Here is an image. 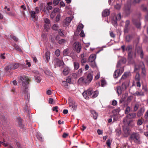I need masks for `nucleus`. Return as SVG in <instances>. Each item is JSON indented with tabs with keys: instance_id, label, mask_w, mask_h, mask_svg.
<instances>
[{
	"instance_id": "obj_1",
	"label": "nucleus",
	"mask_w": 148,
	"mask_h": 148,
	"mask_svg": "<svg viewBox=\"0 0 148 148\" xmlns=\"http://www.w3.org/2000/svg\"><path fill=\"white\" fill-rule=\"evenodd\" d=\"M18 79L20 82H21L22 83V86L24 87V93L28 95V87L27 86L29 84V79L27 77L25 76H20Z\"/></svg>"
},
{
	"instance_id": "obj_39",
	"label": "nucleus",
	"mask_w": 148,
	"mask_h": 148,
	"mask_svg": "<svg viewBox=\"0 0 148 148\" xmlns=\"http://www.w3.org/2000/svg\"><path fill=\"white\" fill-rule=\"evenodd\" d=\"M101 86L102 87L105 86L106 84V82L104 80H101Z\"/></svg>"
},
{
	"instance_id": "obj_20",
	"label": "nucleus",
	"mask_w": 148,
	"mask_h": 148,
	"mask_svg": "<svg viewBox=\"0 0 148 148\" xmlns=\"http://www.w3.org/2000/svg\"><path fill=\"white\" fill-rule=\"evenodd\" d=\"M70 70L68 68H65L63 71V74L65 75H67L69 73Z\"/></svg>"
},
{
	"instance_id": "obj_33",
	"label": "nucleus",
	"mask_w": 148,
	"mask_h": 148,
	"mask_svg": "<svg viewBox=\"0 0 148 148\" xmlns=\"http://www.w3.org/2000/svg\"><path fill=\"white\" fill-rule=\"evenodd\" d=\"M133 21L134 23L138 28H139L140 27V24L139 21L137 23L134 20H133Z\"/></svg>"
},
{
	"instance_id": "obj_9",
	"label": "nucleus",
	"mask_w": 148,
	"mask_h": 148,
	"mask_svg": "<svg viewBox=\"0 0 148 148\" xmlns=\"http://www.w3.org/2000/svg\"><path fill=\"white\" fill-rule=\"evenodd\" d=\"M140 66L139 67V69H141L142 70V73L144 75H145L146 73V71L144 65L142 62H140Z\"/></svg>"
},
{
	"instance_id": "obj_58",
	"label": "nucleus",
	"mask_w": 148,
	"mask_h": 148,
	"mask_svg": "<svg viewBox=\"0 0 148 148\" xmlns=\"http://www.w3.org/2000/svg\"><path fill=\"white\" fill-rule=\"evenodd\" d=\"M49 103L51 104H53L54 103V101L53 99L52 98H50L49 99Z\"/></svg>"
},
{
	"instance_id": "obj_61",
	"label": "nucleus",
	"mask_w": 148,
	"mask_h": 148,
	"mask_svg": "<svg viewBox=\"0 0 148 148\" xmlns=\"http://www.w3.org/2000/svg\"><path fill=\"white\" fill-rule=\"evenodd\" d=\"M58 107L57 106H56L53 107L52 109L53 111H55L56 112H58Z\"/></svg>"
},
{
	"instance_id": "obj_7",
	"label": "nucleus",
	"mask_w": 148,
	"mask_h": 148,
	"mask_svg": "<svg viewBox=\"0 0 148 148\" xmlns=\"http://www.w3.org/2000/svg\"><path fill=\"white\" fill-rule=\"evenodd\" d=\"M93 78V75L92 74L89 73L88 74L86 78H85L86 82L87 84H89L92 81Z\"/></svg>"
},
{
	"instance_id": "obj_17",
	"label": "nucleus",
	"mask_w": 148,
	"mask_h": 148,
	"mask_svg": "<svg viewBox=\"0 0 148 148\" xmlns=\"http://www.w3.org/2000/svg\"><path fill=\"white\" fill-rule=\"evenodd\" d=\"M121 73H120V71L119 70H116L114 74V78H117L120 75Z\"/></svg>"
},
{
	"instance_id": "obj_11",
	"label": "nucleus",
	"mask_w": 148,
	"mask_h": 148,
	"mask_svg": "<svg viewBox=\"0 0 148 148\" xmlns=\"http://www.w3.org/2000/svg\"><path fill=\"white\" fill-rule=\"evenodd\" d=\"M77 105L75 102H70L69 103V107L71 108L72 110L73 111L76 110Z\"/></svg>"
},
{
	"instance_id": "obj_37",
	"label": "nucleus",
	"mask_w": 148,
	"mask_h": 148,
	"mask_svg": "<svg viewBox=\"0 0 148 148\" xmlns=\"http://www.w3.org/2000/svg\"><path fill=\"white\" fill-rule=\"evenodd\" d=\"M143 120L141 119H139L138 120L137 122V125H141L143 123Z\"/></svg>"
},
{
	"instance_id": "obj_56",
	"label": "nucleus",
	"mask_w": 148,
	"mask_h": 148,
	"mask_svg": "<svg viewBox=\"0 0 148 148\" xmlns=\"http://www.w3.org/2000/svg\"><path fill=\"white\" fill-rule=\"evenodd\" d=\"M114 7L116 9L119 10L121 6L119 4L117 3L116 5L114 6Z\"/></svg>"
},
{
	"instance_id": "obj_53",
	"label": "nucleus",
	"mask_w": 148,
	"mask_h": 148,
	"mask_svg": "<svg viewBox=\"0 0 148 148\" xmlns=\"http://www.w3.org/2000/svg\"><path fill=\"white\" fill-rule=\"evenodd\" d=\"M35 77V79L37 82H39L41 81V79L40 77L39 76H36Z\"/></svg>"
},
{
	"instance_id": "obj_40",
	"label": "nucleus",
	"mask_w": 148,
	"mask_h": 148,
	"mask_svg": "<svg viewBox=\"0 0 148 148\" xmlns=\"http://www.w3.org/2000/svg\"><path fill=\"white\" fill-rule=\"evenodd\" d=\"M131 37L130 35H128L126 37V40L127 42H130L131 40Z\"/></svg>"
},
{
	"instance_id": "obj_35",
	"label": "nucleus",
	"mask_w": 148,
	"mask_h": 148,
	"mask_svg": "<svg viewBox=\"0 0 148 148\" xmlns=\"http://www.w3.org/2000/svg\"><path fill=\"white\" fill-rule=\"evenodd\" d=\"M84 27V25L82 24H79L77 27V29L78 31L81 30Z\"/></svg>"
},
{
	"instance_id": "obj_54",
	"label": "nucleus",
	"mask_w": 148,
	"mask_h": 148,
	"mask_svg": "<svg viewBox=\"0 0 148 148\" xmlns=\"http://www.w3.org/2000/svg\"><path fill=\"white\" fill-rule=\"evenodd\" d=\"M133 99V97L132 96L129 97L127 100V101L128 102H130Z\"/></svg>"
},
{
	"instance_id": "obj_63",
	"label": "nucleus",
	"mask_w": 148,
	"mask_h": 148,
	"mask_svg": "<svg viewBox=\"0 0 148 148\" xmlns=\"http://www.w3.org/2000/svg\"><path fill=\"white\" fill-rule=\"evenodd\" d=\"M100 76V73L98 72L97 73V75L95 77V79L96 80L98 79L99 78Z\"/></svg>"
},
{
	"instance_id": "obj_18",
	"label": "nucleus",
	"mask_w": 148,
	"mask_h": 148,
	"mask_svg": "<svg viewBox=\"0 0 148 148\" xmlns=\"http://www.w3.org/2000/svg\"><path fill=\"white\" fill-rule=\"evenodd\" d=\"M123 131L125 135V136L127 137L130 134V131L127 128L125 127L123 128Z\"/></svg>"
},
{
	"instance_id": "obj_55",
	"label": "nucleus",
	"mask_w": 148,
	"mask_h": 148,
	"mask_svg": "<svg viewBox=\"0 0 148 148\" xmlns=\"http://www.w3.org/2000/svg\"><path fill=\"white\" fill-rule=\"evenodd\" d=\"M68 50L67 49H66L64 50L63 52V54L64 56H66L68 55Z\"/></svg>"
},
{
	"instance_id": "obj_5",
	"label": "nucleus",
	"mask_w": 148,
	"mask_h": 148,
	"mask_svg": "<svg viewBox=\"0 0 148 148\" xmlns=\"http://www.w3.org/2000/svg\"><path fill=\"white\" fill-rule=\"evenodd\" d=\"M55 65L59 67H62L64 66V62L62 60H60L58 58L54 59Z\"/></svg>"
},
{
	"instance_id": "obj_13",
	"label": "nucleus",
	"mask_w": 148,
	"mask_h": 148,
	"mask_svg": "<svg viewBox=\"0 0 148 148\" xmlns=\"http://www.w3.org/2000/svg\"><path fill=\"white\" fill-rule=\"evenodd\" d=\"M110 11L108 9H105L102 12V15L103 16L106 17L109 15L110 14Z\"/></svg>"
},
{
	"instance_id": "obj_30",
	"label": "nucleus",
	"mask_w": 148,
	"mask_h": 148,
	"mask_svg": "<svg viewBox=\"0 0 148 148\" xmlns=\"http://www.w3.org/2000/svg\"><path fill=\"white\" fill-rule=\"evenodd\" d=\"M37 138L40 141L42 140V137L41 134L40 133H38L37 135Z\"/></svg>"
},
{
	"instance_id": "obj_48",
	"label": "nucleus",
	"mask_w": 148,
	"mask_h": 148,
	"mask_svg": "<svg viewBox=\"0 0 148 148\" xmlns=\"http://www.w3.org/2000/svg\"><path fill=\"white\" fill-rule=\"evenodd\" d=\"M129 29V27H125L124 28V32L125 33H127L128 32Z\"/></svg>"
},
{
	"instance_id": "obj_42",
	"label": "nucleus",
	"mask_w": 148,
	"mask_h": 148,
	"mask_svg": "<svg viewBox=\"0 0 148 148\" xmlns=\"http://www.w3.org/2000/svg\"><path fill=\"white\" fill-rule=\"evenodd\" d=\"M58 28V25L56 24H54L53 25L52 27V29L54 30H57Z\"/></svg>"
},
{
	"instance_id": "obj_31",
	"label": "nucleus",
	"mask_w": 148,
	"mask_h": 148,
	"mask_svg": "<svg viewBox=\"0 0 148 148\" xmlns=\"http://www.w3.org/2000/svg\"><path fill=\"white\" fill-rule=\"evenodd\" d=\"M74 66L75 69L77 70L79 68V64L77 62H74Z\"/></svg>"
},
{
	"instance_id": "obj_36",
	"label": "nucleus",
	"mask_w": 148,
	"mask_h": 148,
	"mask_svg": "<svg viewBox=\"0 0 148 148\" xmlns=\"http://www.w3.org/2000/svg\"><path fill=\"white\" fill-rule=\"evenodd\" d=\"M139 107V105L138 104H136L134 105V112L136 111L138 109Z\"/></svg>"
},
{
	"instance_id": "obj_50",
	"label": "nucleus",
	"mask_w": 148,
	"mask_h": 148,
	"mask_svg": "<svg viewBox=\"0 0 148 148\" xmlns=\"http://www.w3.org/2000/svg\"><path fill=\"white\" fill-rule=\"evenodd\" d=\"M106 144L109 147H111V142L110 140L108 139L107 141Z\"/></svg>"
},
{
	"instance_id": "obj_23",
	"label": "nucleus",
	"mask_w": 148,
	"mask_h": 148,
	"mask_svg": "<svg viewBox=\"0 0 148 148\" xmlns=\"http://www.w3.org/2000/svg\"><path fill=\"white\" fill-rule=\"evenodd\" d=\"M50 53L49 51H47L45 53V56L46 60L47 61H48L50 58Z\"/></svg>"
},
{
	"instance_id": "obj_25",
	"label": "nucleus",
	"mask_w": 148,
	"mask_h": 148,
	"mask_svg": "<svg viewBox=\"0 0 148 148\" xmlns=\"http://www.w3.org/2000/svg\"><path fill=\"white\" fill-rule=\"evenodd\" d=\"M131 108L129 106H127L125 110V114H127L130 112Z\"/></svg>"
},
{
	"instance_id": "obj_8",
	"label": "nucleus",
	"mask_w": 148,
	"mask_h": 148,
	"mask_svg": "<svg viewBox=\"0 0 148 148\" xmlns=\"http://www.w3.org/2000/svg\"><path fill=\"white\" fill-rule=\"evenodd\" d=\"M124 11L126 14H129L130 12V5H125L124 9Z\"/></svg>"
},
{
	"instance_id": "obj_49",
	"label": "nucleus",
	"mask_w": 148,
	"mask_h": 148,
	"mask_svg": "<svg viewBox=\"0 0 148 148\" xmlns=\"http://www.w3.org/2000/svg\"><path fill=\"white\" fill-rule=\"evenodd\" d=\"M66 40L64 39H62L59 40L58 41V43L60 44H62L65 43Z\"/></svg>"
},
{
	"instance_id": "obj_15",
	"label": "nucleus",
	"mask_w": 148,
	"mask_h": 148,
	"mask_svg": "<svg viewBox=\"0 0 148 148\" xmlns=\"http://www.w3.org/2000/svg\"><path fill=\"white\" fill-rule=\"evenodd\" d=\"M145 111V109L144 108H141L140 109L138 112H137V115L138 117H140L141 116H142L144 112Z\"/></svg>"
},
{
	"instance_id": "obj_21",
	"label": "nucleus",
	"mask_w": 148,
	"mask_h": 148,
	"mask_svg": "<svg viewBox=\"0 0 148 148\" xmlns=\"http://www.w3.org/2000/svg\"><path fill=\"white\" fill-rule=\"evenodd\" d=\"M134 95L135 96H144V93L142 91H136L134 94Z\"/></svg>"
},
{
	"instance_id": "obj_22",
	"label": "nucleus",
	"mask_w": 148,
	"mask_h": 148,
	"mask_svg": "<svg viewBox=\"0 0 148 148\" xmlns=\"http://www.w3.org/2000/svg\"><path fill=\"white\" fill-rule=\"evenodd\" d=\"M91 113L93 115V117L95 119H96L97 116H98V114L94 110H93L91 111Z\"/></svg>"
},
{
	"instance_id": "obj_6",
	"label": "nucleus",
	"mask_w": 148,
	"mask_h": 148,
	"mask_svg": "<svg viewBox=\"0 0 148 148\" xmlns=\"http://www.w3.org/2000/svg\"><path fill=\"white\" fill-rule=\"evenodd\" d=\"M73 17L71 16L70 17H67L63 21V25L64 26H68L73 19Z\"/></svg>"
},
{
	"instance_id": "obj_12",
	"label": "nucleus",
	"mask_w": 148,
	"mask_h": 148,
	"mask_svg": "<svg viewBox=\"0 0 148 148\" xmlns=\"http://www.w3.org/2000/svg\"><path fill=\"white\" fill-rule=\"evenodd\" d=\"M126 118L128 119H132L134 118L136 116V114L135 113H131L127 114Z\"/></svg>"
},
{
	"instance_id": "obj_16",
	"label": "nucleus",
	"mask_w": 148,
	"mask_h": 148,
	"mask_svg": "<svg viewBox=\"0 0 148 148\" xmlns=\"http://www.w3.org/2000/svg\"><path fill=\"white\" fill-rule=\"evenodd\" d=\"M96 58V56L95 54H92L90 56L89 58V62H94Z\"/></svg>"
},
{
	"instance_id": "obj_24",
	"label": "nucleus",
	"mask_w": 148,
	"mask_h": 148,
	"mask_svg": "<svg viewBox=\"0 0 148 148\" xmlns=\"http://www.w3.org/2000/svg\"><path fill=\"white\" fill-rule=\"evenodd\" d=\"M141 8H142V10L143 11H147V15H146L145 16V18L147 20H148V11H147V8L143 6V5H142V6Z\"/></svg>"
},
{
	"instance_id": "obj_45",
	"label": "nucleus",
	"mask_w": 148,
	"mask_h": 148,
	"mask_svg": "<svg viewBox=\"0 0 148 148\" xmlns=\"http://www.w3.org/2000/svg\"><path fill=\"white\" fill-rule=\"evenodd\" d=\"M60 14H59L57 15V16L56 17V22H58L60 20Z\"/></svg>"
},
{
	"instance_id": "obj_26",
	"label": "nucleus",
	"mask_w": 148,
	"mask_h": 148,
	"mask_svg": "<svg viewBox=\"0 0 148 148\" xmlns=\"http://www.w3.org/2000/svg\"><path fill=\"white\" fill-rule=\"evenodd\" d=\"M98 94L99 92L97 91L96 90L95 91H93V92L92 94V97L93 98L96 97L98 96Z\"/></svg>"
},
{
	"instance_id": "obj_2",
	"label": "nucleus",
	"mask_w": 148,
	"mask_h": 148,
	"mask_svg": "<svg viewBox=\"0 0 148 148\" xmlns=\"http://www.w3.org/2000/svg\"><path fill=\"white\" fill-rule=\"evenodd\" d=\"M93 92V90L92 88H90L84 92L82 95L86 99L89 98V96H91Z\"/></svg>"
},
{
	"instance_id": "obj_19",
	"label": "nucleus",
	"mask_w": 148,
	"mask_h": 148,
	"mask_svg": "<svg viewBox=\"0 0 148 148\" xmlns=\"http://www.w3.org/2000/svg\"><path fill=\"white\" fill-rule=\"evenodd\" d=\"M138 53L140 55V57L141 58H143V51L141 48H139L137 50Z\"/></svg>"
},
{
	"instance_id": "obj_38",
	"label": "nucleus",
	"mask_w": 148,
	"mask_h": 148,
	"mask_svg": "<svg viewBox=\"0 0 148 148\" xmlns=\"http://www.w3.org/2000/svg\"><path fill=\"white\" fill-rule=\"evenodd\" d=\"M121 87L122 88V90H125L127 88V85L125 83H123L122 84Z\"/></svg>"
},
{
	"instance_id": "obj_47",
	"label": "nucleus",
	"mask_w": 148,
	"mask_h": 148,
	"mask_svg": "<svg viewBox=\"0 0 148 148\" xmlns=\"http://www.w3.org/2000/svg\"><path fill=\"white\" fill-rule=\"evenodd\" d=\"M132 49V48L131 46H128L127 47L126 50L127 51H131Z\"/></svg>"
},
{
	"instance_id": "obj_14",
	"label": "nucleus",
	"mask_w": 148,
	"mask_h": 148,
	"mask_svg": "<svg viewBox=\"0 0 148 148\" xmlns=\"http://www.w3.org/2000/svg\"><path fill=\"white\" fill-rule=\"evenodd\" d=\"M86 82L85 78H84L83 77L80 78L78 80V82L81 84H86L87 83Z\"/></svg>"
},
{
	"instance_id": "obj_46",
	"label": "nucleus",
	"mask_w": 148,
	"mask_h": 148,
	"mask_svg": "<svg viewBox=\"0 0 148 148\" xmlns=\"http://www.w3.org/2000/svg\"><path fill=\"white\" fill-rule=\"evenodd\" d=\"M55 53L56 56H59L60 54V51L59 49L56 50L55 51Z\"/></svg>"
},
{
	"instance_id": "obj_32",
	"label": "nucleus",
	"mask_w": 148,
	"mask_h": 148,
	"mask_svg": "<svg viewBox=\"0 0 148 148\" xmlns=\"http://www.w3.org/2000/svg\"><path fill=\"white\" fill-rule=\"evenodd\" d=\"M14 47L16 50L19 51H21V48L18 45L16 44H14Z\"/></svg>"
},
{
	"instance_id": "obj_10",
	"label": "nucleus",
	"mask_w": 148,
	"mask_h": 148,
	"mask_svg": "<svg viewBox=\"0 0 148 148\" xmlns=\"http://www.w3.org/2000/svg\"><path fill=\"white\" fill-rule=\"evenodd\" d=\"M19 64L17 63H14L8 66V68L10 69H14L18 68L19 66Z\"/></svg>"
},
{
	"instance_id": "obj_29",
	"label": "nucleus",
	"mask_w": 148,
	"mask_h": 148,
	"mask_svg": "<svg viewBox=\"0 0 148 148\" xmlns=\"http://www.w3.org/2000/svg\"><path fill=\"white\" fill-rule=\"evenodd\" d=\"M117 92L119 95H120L122 93V90L121 87L119 86L117 87Z\"/></svg>"
},
{
	"instance_id": "obj_4",
	"label": "nucleus",
	"mask_w": 148,
	"mask_h": 148,
	"mask_svg": "<svg viewBox=\"0 0 148 148\" xmlns=\"http://www.w3.org/2000/svg\"><path fill=\"white\" fill-rule=\"evenodd\" d=\"M82 48V46L81 44L79 42H76L73 44V50L76 52L79 53L80 52Z\"/></svg>"
},
{
	"instance_id": "obj_62",
	"label": "nucleus",
	"mask_w": 148,
	"mask_h": 148,
	"mask_svg": "<svg viewBox=\"0 0 148 148\" xmlns=\"http://www.w3.org/2000/svg\"><path fill=\"white\" fill-rule=\"evenodd\" d=\"M79 35L82 37H84L85 36V34L83 30H82L81 32L79 34Z\"/></svg>"
},
{
	"instance_id": "obj_41",
	"label": "nucleus",
	"mask_w": 148,
	"mask_h": 148,
	"mask_svg": "<svg viewBox=\"0 0 148 148\" xmlns=\"http://www.w3.org/2000/svg\"><path fill=\"white\" fill-rule=\"evenodd\" d=\"M135 79L137 81H140V78L139 74L137 73L136 74V76H135Z\"/></svg>"
},
{
	"instance_id": "obj_57",
	"label": "nucleus",
	"mask_w": 148,
	"mask_h": 148,
	"mask_svg": "<svg viewBox=\"0 0 148 148\" xmlns=\"http://www.w3.org/2000/svg\"><path fill=\"white\" fill-rule=\"evenodd\" d=\"M40 10L39 9V8L38 7H37L35 8V11H34L35 12V13L36 14H38L40 12Z\"/></svg>"
},
{
	"instance_id": "obj_3",
	"label": "nucleus",
	"mask_w": 148,
	"mask_h": 148,
	"mask_svg": "<svg viewBox=\"0 0 148 148\" xmlns=\"http://www.w3.org/2000/svg\"><path fill=\"white\" fill-rule=\"evenodd\" d=\"M130 139L131 140H133L134 143L137 144H140V137L138 135L135 133L132 134L131 135Z\"/></svg>"
},
{
	"instance_id": "obj_59",
	"label": "nucleus",
	"mask_w": 148,
	"mask_h": 148,
	"mask_svg": "<svg viewBox=\"0 0 148 148\" xmlns=\"http://www.w3.org/2000/svg\"><path fill=\"white\" fill-rule=\"evenodd\" d=\"M115 18L116 20H120L121 18V14H118L115 17Z\"/></svg>"
},
{
	"instance_id": "obj_51",
	"label": "nucleus",
	"mask_w": 148,
	"mask_h": 148,
	"mask_svg": "<svg viewBox=\"0 0 148 148\" xmlns=\"http://www.w3.org/2000/svg\"><path fill=\"white\" fill-rule=\"evenodd\" d=\"M130 22L129 20H127L126 21L125 25V27H129V25L130 24Z\"/></svg>"
},
{
	"instance_id": "obj_27",
	"label": "nucleus",
	"mask_w": 148,
	"mask_h": 148,
	"mask_svg": "<svg viewBox=\"0 0 148 148\" xmlns=\"http://www.w3.org/2000/svg\"><path fill=\"white\" fill-rule=\"evenodd\" d=\"M31 16L32 18H36V14L34 11H31L30 12Z\"/></svg>"
},
{
	"instance_id": "obj_44",
	"label": "nucleus",
	"mask_w": 148,
	"mask_h": 148,
	"mask_svg": "<svg viewBox=\"0 0 148 148\" xmlns=\"http://www.w3.org/2000/svg\"><path fill=\"white\" fill-rule=\"evenodd\" d=\"M45 23L46 24L49 25L50 23V21L49 19L47 18H45L44 19Z\"/></svg>"
},
{
	"instance_id": "obj_28",
	"label": "nucleus",
	"mask_w": 148,
	"mask_h": 148,
	"mask_svg": "<svg viewBox=\"0 0 148 148\" xmlns=\"http://www.w3.org/2000/svg\"><path fill=\"white\" fill-rule=\"evenodd\" d=\"M90 62V65L91 67L93 68H97V65L95 62Z\"/></svg>"
},
{
	"instance_id": "obj_60",
	"label": "nucleus",
	"mask_w": 148,
	"mask_h": 148,
	"mask_svg": "<svg viewBox=\"0 0 148 148\" xmlns=\"http://www.w3.org/2000/svg\"><path fill=\"white\" fill-rule=\"evenodd\" d=\"M110 34L111 37L114 38L115 36V34L112 32H110Z\"/></svg>"
},
{
	"instance_id": "obj_52",
	"label": "nucleus",
	"mask_w": 148,
	"mask_h": 148,
	"mask_svg": "<svg viewBox=\"0 0 148 148\" xmlns=\"http://www.w3.org/2000/svg\"><path fill=\"white\" fill-rule=\"evenodd\" d=\"M144 117L148 122V111H147L145 112V114Z\"/></svg>"
},
{
	"instance_id": "obj_43",
	"label": "nucleus",
	"mask_w": 148,
	"mask_h": 148,
	"mask_svg": "<svg viewBox=\"0 0 148 148\" xmlns=\"http://www.w3.org/2000/svg\"><path fill=\"white\" fill-rule=\"evenodd\" d=\"M116 19L115 18V19L114 20H112V23L113 25H114V26H117V22Z\"/></svg>"
},
{
	"instance_id": "obj_64",
	"label": "nucleus",
	"mask_w": 148,
	"mask_h": 148,
	"mask_svg": "<svg viewBox=\"0 0 148 148\" xmlns=\"http://www.w3.org/2000/svg\"><path fill=\"white\" fill-rule=\"evenodd\" d=\"M62 85L63 86H68V84L66 82V81H64L62 82Z\"/></svg>"
},
{
	"instance_id": "obj_34",
	"label": "nucleus",
	"mask_w": 148,
	"mask_h": 148,
	"mask_svg": "<svg viewBox=\"0 0 148 148\" xmlns=\"http://www.w3.org/2000/svg\"><path fill=\"white\" fill-rule=\"evenodd\" d=\"M130 74L129 73H125L123 75L121 78V79L125 78L127 77Z\"/></svg>"
}]
</instances>
